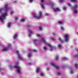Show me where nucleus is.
I'll return each mask as SVG.
<instances>
[{
	"mask_svg": "<svg viewBox=\"0 0 78 78\" xmlns=\"http://www.w3.org/2000/svg\"><path fill=\"white\" fill-rule=\"evenodd\" d=\"M3 8H1L0 9V12H2V11H3Z\"/></svg>",
	"mask_w": 78,
	"mask_h": 78,
	"instance_id": "473e14b6",
	"label": "nucleus"
},
{
	"mask_svg": "<svg viewBox=\"0 0 78 78\" xmlns=\"http://www.w3.org/2000/svg\"><path fill=\"white\" fill-rule=\"evenodd\" d=\"M34 51V52H37V51L36 50V49H34L33 50Z\"/></svg>",
	"mask_w": 78,
	"mask_h": 78,
	"instance_id": "37998d69",
	"label": "nucleus"
},
{
	"mask_svg": "<svg viewBox=\"0 0 78 78\" xmlns=\"http://www.w3.org/2000/svg\"><path fill=\"white\" fill-rule=\"evenodd\" d=\"M50 69L49 68H47L46 69V70H47V71H49Z\"/></svg>",
	"mask_w": 78,
	"mask_h": 78,
	"instance_id": "c9c22d12",
	"label": "nucleus"
},
{
	"mask_svg": "<svg viewBox=\"0 0 78 78\" xmlns=\"http://www.w3.org/2000/svg\"><path fill=\"white\" fill-rule=\"evenodd\" d=\"M44 75V74L42 73H40V75Z\"/></svg>",
	"mask_w": 78,
	"mask_h": 78,
	"instance_id": "ea45409f",
	"label": "nucleus"
},
{
	"mask_svg": "<svg viewBox=\"0 0 78 78\" xmlns=\"http://www.w3.org/2000/svg\"><path fill=\"white\" fill-rule=\"evenodd\" d=\"M57 46L58 48H61L62 45L61 44H58Z\"/></svg>",
	"mask_w": 78,
	"mask_h": 78,
	"instance_id": "6ab92c4d",
	"label": "nucleus"
},
{
	"mask_svg": "<svg viewBox=\"0 0 78 78\" xmlns=\"http://www.w3.org/2000/svg\"><path fill=\"white\" fill-rule=\"evenodd\" d=\"M27 27H30V25H26Z\"/></svg>",
	"mask_w": 78,
	"mask_h": 78,
	"instance_id": "49530a36",
	"label": "nucleus"
},
{
	"mask_svg": "<svg viewBox=\"0 0 78 78\" xmlns=\"http://www.w3.org/2000/svg\"><path fill=\"white\" fill-rule=\"evenodd\" d=\"M75 67L76 69H78V64H75Z\"/></svg>",
	"mask_w": 78,
	"mask_h": 78,
	"instance_id": "a878e982",
	"label": "nucleus"
},
{
	"mask_svg": "<svg viewBox=\"0 0 78 78\" xmlns=\"http://www.w3.org/2000/svg\"><path fill=\"white\" fill-rule=\"evenodd\" d=\"M1 45V44H0V46Z\"/></svg>",
	"mask_w": 78,
	"mask_h": 78,
	"instance_id": "603ef678",
	"label": "nucleus"
},
{
	"mask_svg": "<svg viewBox=\"0 0 78 78\" xmlns=\"http://www.w3.org/2000/svg\"><path fill=\"white\" fill-rule=\"evenodd\" d=\"M29 65H31V64H32V62H29L28 63Z\"/></svg>",
	"mask_w": 78,
	"mask_h": 78,
	"instance_id": "58836bf2",
	"label": "nucleus"
},
{
	"mask_svg": "<svg viewBox=\"0 0 78 78\" xmlns=\"http://www.w3.org/2000/svg\"><path fill=\"white\" fill-rule=\"evenodd\" d=\"M2 70V68L0 69V71H1V70Z\"/></svg>",
	"mask_w": 78,
	"mask_h": 78,
	"instance_id": "8fccbe9b",
	"label": "nucleus"
},
{
	"mask_svg": "<svg viewBox=\"0 0 78 78\" xmlns=\"http://www.w3.org/2000/svg\"><path fill=\"white\" fill-rule=\"evenodd\" d=\"M63 9L64 10H65L67 9V8H66V7H64L63 8Z\"/></svg>",
	"mask_w": 78,
	"mask_h": 78,
	"instance_id": "a19ab883",
	"label": "nucleus"
},
{
	"mask_svg": "<svg viewBox=\"0 0 78 78\" xmlns=\"http://www.w3.org/2000/svg\"><path fill=\"white\" fill-rule=\"evenodd\" d=\"M68 6H72V5L69 2L68 3Z\"/></svg>",
	"mask_w": 78,
	"mask_h": 78,
	"instance_id": "c756f323",
	"label": "nucleus"
},
{
	"mask_svg": "<svg viewBox=\"0 0 78 78\" xmlns=\"http://www.w3.org/2000/svg\"><path fill=\"white\" fill-rule=\"evenodd\" d=\"M59 41H60V42H63V41H62V39H61V38H59Z\"/></svg>",
	"mask_w": 78,
	"mask_h": 78,
	"instance_id": "2f4dec72",
	"label": "nucleus"
},
{
	"mask_svg": "<svg viewBox=\"0 0 78 78\" xmlns=\"http://www.w3.org/2000/svg\"><path fill=\"white\" fill-rule=\"evenodd\" d=\"M8 5L5 4L4 7L5 9L6 10V12L2 14L0 16V20L1 22H3L4 20L6 19L7 16V12L11 9V7H8Z\"/></svg>",
	"mask_w": 78,
	"mask_h": 78,
	"instance_id": "f257e3e1",
	"label": "nucleus"
},
{
	"mask_svg": "<svg viewBox=\"0 0 78 78\" xmlns=\"http://www.w3.org/2000/svg\"><path fill=\"white\" fill-rule=\"evenodd\" d=\"M11 22L9 23L7 25V27L8 28H11Z\"/></svg>",
	"mask_w": 78,
	"mask_h": 78,
	"instance_id": "ddd939ff",
	"label": "nucleus"
},
{
	"mask_svg": "<svg viewBox=\"0 0 78 78\" xmlns=\"http://www.w3.org/2000/svg\"><path fill=\"white\" fill-rule=\"evenodd\" d=\"M54 10L55 11V12H57L58 11H59L60 10V9L59 8H56L54 9Z\"/></svg>",
	"mask_w": 78,
	"mask_h": 78,
	"instance_id": "dca6fc26",
	"label": "nucleus"
},
{
	"mask_svg": "<svg viewBox=\"0 0 78 78\" xmlns=\"http://www.w3.org/2000/svg\"><path fill=\"white\" fill-rule=\"evenodd\" d=\"M51 65L52 67H54V68H55L56 70H58L59 69V66L56 65V64L54 63H53V62L51 63Z\"/></svg>",
	"mask_w": 78,
	"mask_h": 78,
	"instance_id": "423d86ee",
	"label": "nucleus"
},
{
	"mask_svg": "<svg viewBox=\"0 0 78 78\" xmlns=\"http://www.w3.org/2000/svg\"><path fill=\"white\" fill-rule=\"evenodd\" d=\"M38 15L35 13L33 14V17L34 19H41L42 17L43 14H42V12L41 11H39L38 12Z\"/></svg>",
	"mask_w": 78,
	"mask_h": 78,
	"instance_id": "7ed1b4c3",
	"label": "nucleus"
},
{
	"mask_svg": "<svg viewBox=\"0 0 78 78\" xmlns=\"http://www.w3.org/2000/svg\"><path fill=\"white\" fill-rule=\"evenodd\" d=\"M55 59L56 60H58V59H59V56H58V55L56 56Z\"/></svg>",
	"mask_w": 78,
	"mask_h": 78,
	"instance_id": "b1692460",
	"label": "nucleus"
},
{
	"mask_svg": "<svg viewBox=\"0 0 78 78\" xmlns=\"http://www.w3.org/2000/svg\"><path fill=\"white\" fill-rule=\"evenodd\" d=\"M34 42L36 44V43L37 41V40L36 39H34L33 40Z\"/></svg>",
	"mask_w": 78,
	"mask_h": 78,
	"instance_id": "cd10ccee",
	"label": "nucleus"
},
{
	"mask_svg": "<svg viewBox=\"0 0 78 78\" xmlns=\"http://www.w3.org/2000/svg\"><path fill=\"white\" fill-rule=\"evenodd\" d=\"M11 44H9L8 45L7 48H5L2 49V51H8V49H9V47H11Z\"/></svg>",
	"mask_w": 78,
	"mask_h": 78,
	"instance_id": "0eeeda50",
	"label": "nucleus"
},
{
	"mask_svg": "<svg viewBox=\"0 0 78 78\" xmlns=\"http://www.w3.org/2000/svg\"><path fill=\"white\" fill-rule=\"evenodd\" d=\"M62 68L64 69V68H65V66H63L62 67Z\"/></svg>",
	"mask_w": 78,
	"mask_h": 78,
	"instance_id": "09e8293b",
	"label": "nucleus"
},
{
	"mask_svg": "<svg viewBox=\"0 0 78 78\" xmlns=\"http://www.w3.org/2000/svg\"><path fill=\"white\" fill-rule=\"evenodd\" d=\"M36 36L38 37H41V35H40V34H37L36 35Z\"/></svg>",
	"mask_w": 78,
	"mask_h": 78,
	"instance_id": "bb28decb",
	"label": "nucleus"
},
{
	"mask_svg": "<svg viewBox=\"0 0 78 78\" xmlns=\"http://www.w3.org/2000/svg\"><path fill=\"white\" fill-rule=\"evenodd\" d=\"M57 75H58V76H60L61 75V74L59 72H58L57 73Z\"/></svg>",
	"mask_w": 78,
	"mask_h": 78,
	"instance_id": "c85d7f7f",
	"label": "nucleus"
},
{
	"mask_svg": "<svg viewBox=\"0 0 78 78\" xmlns=\"http://www.w3.org/2000/svg\"><path fill=\"white\" fill-rule=\"evenodd\" d=\"M48 46H46L44 47V50H46V49H48V48H49L50 51H53L54 49V48L53 47L51 44L50 43H48Z\"/></svg>",
	"mask_w": 78,
	"mask_h": 78,
	"instance_id": "20e7f679",
	"label": "nucleus"
},
{
	"mask_svg": "<svg viewBox=\"0 0 78 78\" xmlns=\"http://www.w3.org/2000/svg\"><path fill=\"white\" fill-rule=\"evenodd\" d=\"M27 56L28 57V58H30L31 56H32V54L31 53H29L27 55Z\"/></svg>",
	"mask_w": 78,
	"mask_h": 78,
	"instance_id": "a211bd4d",
	"label": "nucleus"
},
{
	"mask_svg": "<svg viewBox=\"0 0 78 78\" xmlns=\"http://www.w3.org/2000/svg\"><path fill=\"white\" fill-rule=\"evenodd\" d=\"M49 39L50 40H52V41H56V40H55V38H54L53 37H50L49 38Z\"/></svg>",
	"mask_w": 78,
	"mask_h": 78,
	"instance_id": "aec40b11",
	"label": "nucleus"
},
{
	"mask_svg": "<svg viewBox=\"0 0 78 78\" xmlns=\"http://www.w3.org/2000/svg\"><path fill=\"white\" fill-rule=\"evenodd\" d=\"M18 64H19V62H16L15 63V66L9 65V67L10 69H14L16 68L17 69V73H21L22 69L21 67L20 66H17Z\"/></svg>",
	"mask_w": 78,
	"mask_h": 78,
	"instance_id": "f03ea898",
	"label": "nucleus"
},
{
	"mask_svg": "<svg viewBox=\"0 0 78 78\" xmlns=\"http://www.w3.org/2000/svg\"><path fill=\"white\" fill-rule=\"evenodd\" d=\"M14 2H15V3H16V2H17V1H15Z\"/></svg>",
	"mask_w": 78,
	"mask_h": 78,
	"instance_id": "3c124183",
	"label": "nucleus"
},
{
	"mask_svg": "<svg viewBox=\"0 0 78 78\" xmlns=\"http://www.w3.org/2000/svg\"><path fill=\"white\" fill-rule=\"evenodd\" d=\"M41 39L43 42L44 43V44H47V41H46V40H45L44 38H42Z\"/></svg>",
	"mask_w": 78,
	"mask_h": 78,
	"instance_id": "4468645a",
	"label": "nucleus"
},
{
	"mask_svg": "<svg viewBox=\"0 0 78 78\" xmlns=\"http://www.w3.org/2000/svg\"><path fill=\"white\" fill-rule=\"evenodd\" d=\"M41 70V68H37L36 69L35 72H36L37 73H38L39 72H40V71Z\"/></svg>",
	"mask_w": 78,
	"mask_h": 78,
	"instance_id": "1a4fd4ad",
	"label": "nucleus"
},
{
	"mask_svg": "<svg viewBox=\"0 0 78 78\" xmlns=\"http://www.w3.org/2000/svg\"><path fill=\"white\" fill-rule=\"evenodd\" d=\"M65 0H60V2L61 3H62V2H65Z\"/></svg>",
	"mask_w": 78,
	"mask_h": 78,
	"instance_id": "7c9ffc66",
	"label": "nucleus"
},
{
	"mask_svg": "<svg viewBox=\"0 0 78 78\" xmlns=\"http://www.w3.org/2000/svg\"><path fill=\"white\" fill-rule=\"evenodd\" d=\"M41 2L42 3H44V0H41Z\"/></svg>",
	"mask_w": 78,
	"mask_h": 78,
	"instance_id": "c03bdc74",
	"label": "nucleus"
},
{
	"mask_svg": "<svg viewBox=\"0 0 78 78\" xmlns=\"http://www.w3.org/2000/svg\"><path fill=\"white\" fill-rule=\"evenodd\" d=\"M22 22H25V19H23L22 20H21Z\"/></svg>",
	"mask_w": 78,
	"mask_h": 78,
	"instance_id": "f704fd0d",
	"label": "nucleus"
},
{
	"mask_svg": "<svg viewBox=\"0 0 78 78\" xmlns=\"http://www.w3.org/2000/svg\"><path fill=\"white\" fill-rule=\"evenodd\" d=\"M46 16H48V13H46Z\"/></svg>",
	"mask_w": 78,
	"mask_h": 78,
	"instance_id": "de8ad7c7",
	"label": "nucleus"
},
{
	"mask_svg": "<svg viewBox=\"0 0 78 78\" xmlns=\"http://www.w3.org/2000/svg\"><path fill=\"white\" fill-rule=\"evenodd\" d=\"M15 20H18V19H19V18H18V17H15Z\"/></svg>",
	"mask_w": 78,
	"mask_h": 78,
	"instance_id": "4c0bfd02",
	"label": "nucleus"
},
{
	"mask_svg": "<svg viewBox=\"0 0 78 78\" xmlns=\"http://www.w3.org/2000/svg\"><path fill=\"white\" fill-rule=\"evenodd\" d=\"M78 8V5L76 4L74 5V6L72 8V10L73 11L74 13H78V9L77 8Z\"/></svg>",
	"mask_w": 78,
	"mask_h": 78,
	"instance_id": "39448f33",
	"label": "nucleus"
},
{
	"mask_svg": "<svg viewBox=\"0 0 78 78\" xmlns=\"http://www.w3.org/2000/svg\"><path fill=\"white\" fill-rule=\"evenodd\" d=\"M53 34V36H55V35H56V34H55V33H53L52 34Z\"/></svg>",
	"mask_w": 78,
	"mask_h": 78,
	"instance_id": "a18cd8bd",
	"label": "nucleus"
},
{
	"mask_svg": "<svg viewBox=\"0 0 78 78\" xmlns=\"http://www.w3.org/2000/svg\"><path fill=\"white\" fill-rule=\"evenodd\" d=\"M33 0H29V2H30V3H33Z\"/></svg>",
	"mask_w": 78,
	"mask_h": 78,
	"instance_id": "72a5a7b5",
	"label": "nucleus"
},
{
	"mask_svg": "<svg viewBox=\"0 0 78 78\" xmlns=\"http://www.w3.org/2000/svg\"><path fill=\"white\" fill-rule=\"evenodd\" d=\"M41 5L43 9H45V6H44V5L42 4H41Z\"/></svg>",
	"mask_w": 78,
	"mask_h": 78,
	"instance_id": "4be33fe9",
	"label": "nucleus"
},
{
	"mask_svg": "<svg viewBox=\"0 0 78 78\" xmlns=\"http://www.w3.org/2000/svg\"><path fill=\"white\" fill-rule=\"evenodd\" d=\"M64 39L66 42H68L69 41V35L67 34L65 35L64 36Z\"/></svg>",
	"mask_w": 78,
	"mask_h": 78,
	"instance_id": "6e6552de",
	"label": "nucleus"
},
{
	"mask_svg": "<svg viewBox=\"0 0 78 78\" xmlns=\"http://www.w3.org/2000/svg\"><path fill=\"white\" fill-rule=\"evenodd\" d=\"M42 29V27H39V29L40 30H41Z\"/></svg>",
	"mask_w": 78,
	"mask_h": 78,
	"instance_id": "e433bc0d",
	"label": "nucleus"
},
{
	"mask_svg": "<svg viewBox=\"0 0 78 78\" xmlns=\"http://www.w3.org/2000/svg\"><path fill=\"white\" fill-rule=\"evenodd\" d=\"M60 28L61 30L62 31H64V30H65V28L63 26H61L60 27Z\"/></svg>",
	"mask_w": 78,
	"mask_h": 78,
	"instance_id": "2eb2a0df",
	"label": "nucleus"
},
{
	"mask_svg": "<svg viewBox=\"0 0 78 78\" xmlns=\"http://www.w3.org/2000/svg\"><path fill=\"white\" fill-rule=\"evenodd\" d=\"M16 53L18 54V56L19 59H22V58L20 57V55L19 53V51L18 50L17 51Z\"/></svg>",
	"mask_w": 78,
	"mask_h": 78,
	"instance_id": "9d476101",
	"label": "nucleus"
},
{
	"mask_svg": "<svg viewBox=\"0 0 78 78\" xmlns=\"http://www.w3.org/2000/svg\"><path fill=\"white\" fill-rule=\"evenodd\" d=\"M62 59L64 60H67V59H68V58L66 57H63L62 58Z\"/></svg>",
	"mask_w": 78,
	"mask_h": 78,
	"instance_id": "412c9836",
	"label": "nucleus"
},
{
	"mask_svg": "<svg viewBox=\"0 0 78 78\" xmlns=\"http://www.w3.org/2000/svg\"><path fill=\"white\" fill-rule=\"evenodd\" d=\"M58 24H59V25H63L64 23L63 22L61 21H58L57 22Z\"/></svg>",
	"mask_w": 78,
	"mask_h": 78,
	"instance_id": "f8f14e48",
	"label": "nucleus"
},
{
	"mask_svg": "<svg viewBox=\"0 0 78 78\" xmlns=\"http://www.w3.org/2000/svg\"><path fill=\"white\" fill-rule=\"evenodd\" d=\"M70 2H77V0H70Z\"/></svg>",
	"mask_w": 78,
	"mask_h": 78,
	"instance_id": "393cba45",
	"label": "nucleus"
},
{
	"mask_svg": "<svg viewBox=\"0 0 78 78\" xmlns=\"http://www.w3.org/2000/svg\"><path fill=\"white\" fill-rule=\"evenodd\" d=\"M11 14H14V12L13 11H11Z\"/></svg>",
	"mask_w": 78,
	"mask_h": 78,
	"instance_id": "79ce46f5",
	"label": "nucleus"
},
{
	"mask_svg": "<svg viewBox=\"0 0 78 78\" xmlns=\"http://www.w3.org/2000/svg\"><path fill=\"white\" fill-rule=\"evenodd\" d=\"M18 37V35L17 34H15L13 36V38L14 39H17Z\"/></svg>",
	"mask_w": 78,
	"mask_h": 78,
	"instance_id": "f3484780",
	"label": "nucleus"
},
{
	"mask_svg": "<svg viewBox=\"0 0 78 78\" xmlns=\"http://www.w3.org/2000/svg\"><path fill=\"white\" fill-rule=\"evenodd\" d=\"M29 32L30 33V34H28V36H29V37H31V34H33V32H32V31H31V30H30V29L29 30Z\"/></svg>",
	"mask_w": 78,
	"mask_h": 78,
	"instance_id": "9b49d317",
	"label": "nucleus"
},
{
	"mask_svg": "<svg viewBox=\"0 0 78 78\" xmlns=\"http://www.w3.org/2000/svg\"><path fill=\"white\" fill-rule=\"evenodd\" d=\"M70 73L71 74H73V71L72 70V69H70Z\"/></svg>",
	"mask_w": 78,
	"mask_h": 78,
	"instance_id": "5701e85b",
	"label": "nucleus"
}]
</instances>
